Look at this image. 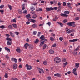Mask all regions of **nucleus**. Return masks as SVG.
I'll return each mask as SVG.
<instances>
[{
	"instance_id": "nucleus-1",
	"label": "nucleus",
	"mask_w": 80,
	"mask_h": 80,
	"mask_svg": "<svg viewBox=\"0 0 80 80\" xmlns=\"http://www.w3.org/2000/svg\"><path fill=\"white\" fill-rule=\"evenodd\" d=\"M54 62H56V63H59V62H61V61L60 60V58L58 57L55 58L54 59Z\"/></svg>"
},
{
	"instance_id": "nucleus-9",
	"label": "nucleus",
	"mask_w": 80,
	"mask_h": 80,
	"mask_svg": "<svg viewBox=\"0 0 80 80\" xmlns=\"http://www.w3.org/2000/svg\"><path fill=\"white\" fill-rule=\"evenodd\" d=\"M17 64L16 63H14L13 65V69L15 70V69H17Z\"/></svg>"
},
{
	"instance_id": "nucleus-2",
	"label": "nucleus",
	"mask_w": 80,
	"mask_h": 80,
	"mask_svg": "<svg viewBox=\"0 0 80 80\" xmlns=\"http://www.w3.org/2000/svg\"><path fill=\"white\" fill-rule=\"evenodd\" d=\"M25 67H26V69L28 70H30L32 69V67L31 66L29 65L28 64H26L25 65Z\"/></svg>"
},
{
	"instance_id": "nucleus-13",
	"label": "nucleus",
	"mask_w": 80,
	"mask_h": 80,
	"mask_svg": "<svg viewBox=\"0 0 80 80\" xmlns=\"http://www.w3.org/2000/svg\"><path fill=\"white\" fill-rule=\"evenodd\" d=\"M38 17V16L36 14H34L32 18L33 19H35V18H37V17Z\"/></svg>"
},
{
	"instance_id": "nucleus-51",
	"label": "nucleus",
	"mask_w": 80,
	"mask_h": 80,
	"mask_svg": "<svg viewBox=\"0 0 80 80\" xmlns=\"http://www.w3.org/2000/svg\"><path fill=\"white\" fill-rule=\"evenodd\" d=\"M73 42H77L78 41V39H73Z\"/></svg>"
},
{
	"instance_id": "nucleus-62",
	"label": "nucleus",
	"mask_w": 80,
	"mask_h": 80,
	"mask_svg": "<svg viewBox=\"0 0 80 80\" xmlns=\"http://www.w3.org/2000/svg\"><path fill=\"white\" fill-rule=\"evenodd\" d=\"M53 47H56V44L55 43L52 45Z\"/></svg>"
},
{
	"instance_id": "nucleus-39",
	"label": "nucleus",
	"mask_w": 80,
	"mask_h": 80,
	"mask_svg": "<svg viewBox=\"0 0 80 80\" xmlns=\"http://www.w3.org/2000/svg\"><path fill=\"white\" fill-rule=\"evenodd\" d=\"M42 10H43L42 9L40 8L38 9V10H37V11L38 12H41V11H42Z\"/></svg>"
},
{
	"instance_id": "nucleus-19",
	"label": "nucleus",
	"mask_w": 80,
	"mask_h": 80,
	"mask_svg": "<svg viewBox=\"0 0 80 80\" xmlns=\"http://www.w3.org/2000/svg\"><path fill=\"white\" fill-rule=\"evenodd\" d=\"M29 45L28 43H26L24 45V47L26 49H27V47H28Z\"/></svg>"
},
{
	"instance_id": "nucleus-28",
	"label": "nucleus",
	"mask_w": 80,
	"mask_h": 80,
	"mask_svg": "<svg viewBox=\"0 0 80 80\" xmlns=\"http://www.w3.org/2000/svg\"><path fill=\"white\" fill-rule=\"evenodd\" d=\"M72 53H73V55H77V52H72Z\"/></svg>"
},
{
	"instance_id": "nucleus-6",
	"label": "nucleus",
	"mask_w": 80,
	"mask_h": 80,
	"mask_svg": "<svg viewBox=\"0 0 80 80\" xmlns=\"http://www.w3.org/2000/svg\"><path fill=\"white\" fill-rule=\"evenodd\" d=\"M46 9L48 12H49V11H50L51 10H53V9L52 7H50V8H47Z\"/></svg>"
},
{
	"instance_id": "nucleus-27",
	"label": "nucleus",
	"mask_w": 80,
	"mask_h": 80,
	"mask_svg": "<svg viewBox=\"0 0 80 80\" xmlns=\"http://www.w3.org/2000/svg\"><path fill=\"white\" fill-rule=\"evenodd\" d=\"M7 44L8 45H12V42L9 41H8Z\"/></svg>"
},
{
	"instance_id": "nucleus-4",
	"label": "nucleus",
	"mask_w": 80,
	"mask_h": 80,
	"mask_svg": "<svg viewBox=\"0 0 80 80\" xmlns=\"http://www.w3.org/2000/svg\"><path fill=\"white\" fill-rule=\"evenodd\" d=\"M64 15H65V17H68V14L70 13V12L68 11H65L64 12Z\"/></svg>"
},
{
	"instance_id": "nucleus-18",
	"label": "nucleus",
	"mask_w": 80,
	"mask_h": 80,
	"mask_svg": "<svg viewBox=\"0 0 80 80\" xmlns=\"http://www.w3.org/2000/svg\"><path fill=\"white\" fill-rule=\"evenodd\" d=\"M79 63L78 62H77L75 63V67L77 68H78V67H79Z\"/></svg>"
},
{
	"instance_id": "nucleus-35",
	"label": "nucleus",
	"mask_w": 80,
	"mask_h": 80,
	"mask_svg": "<svg viewBox=\"0 0 80 80\" xmlns=\"http://www.w3.org/2000/svg\"><path fill=\"white\" fill-rule=\"evenodd\" d=\"M59 40L60 41H63V38L62 37H61L59 38Z\"/></svg>"
},
{
	"instance_id": "nucleus-37",
	"label": "nucleus",
	"mask_w": 80,
	"mask_h": 80,
	"mask_svg": "<svg viewBox=\"0 0 80 80\" xmlns=\"http://www.w3.org/2000/svg\"><path fill=\"white\" fill-rule=\"evenodd\" d=\"M27 18H29V17H30V14H28L26 16Z\"/></svg>"
},
{
	"instance_id": "nucleus-7",
	"label": "nucleus",
	"mask_w": 80,
	"mask_h": 80,
	"mask_svg": "<svg viewBox=\"0 0 80 80\" xmlns=\"http://www.w3.org/2000/svg\"><path fill=\"white\" fill-rule=\"evenodd\" d=\"M75 22H68V26H72V24H75Z\"/></svg>"
},
{
	"instance_id": "nucleus-47",
	"label": "nucleus",
	"mask_w": 80,
	"mask_h": 80,
	"mask_svg": "<svg viewBox=\"0 0 80 80\" xmlns=\"http://www.w3.org/2000/svg\"><path fill=\"white\" fill-rule=\"evenodd\" d=\"M46 47H47V45L46 44H44L43 48V49H45Z\"/></svg>"
},
{
	"instance_id": "nucleus-52",
	"label": "nucleus",
	"mask_w": 80,
	"mask_h": 80,
	"mask_svg": "<svg viewBox=\"0 0 80 80\" xmlns=\"http://www.w3.org/2000/svg\"><path fill=\"white\" fill-rule=\"evenodd\" d=\"M79 50V48H78L75 49L74 51V52H75L76 51H77V50Z\"/></svg>"
},
{
	"instance_id": "nucleus-26",
	"label": "nucleus",
	"mask_w": 80,
	"mask_h": 80,
	"mask_svg": "<svg viewBox=\"0 0 80 80\" xmlns=\"http://www.w3.org/2000/svg\"><path fill=\"white\" fill-rule=\"evenodd\" d=\"M16 51L17 52H18L19 53H20V48H17L16 49Z\"/></svg>"
},
{
	"instance_id": "nucleus-59",
	"label": "nucleus",
	"mask_w": 80,
	"mask_h": 80,
	"mask_svg": "<svg viewBox=\"0 0 80 80\" xmlns=\"http://www.w3.org/2000/svg\"><path fill=\"white\" fill-rule=\"evenodd\" d=\"M15 63H17V62L18 61H17V59L16 58H15L14 59V60Z\"/></svg>"
},
{
	"instance_id": "nucleus-58",
	"label": "nucleus",
	"mask_w": 80,
	"mask_h": 80,
	"mask_svg": "<svg viewBox=\"0 0 80 80\" xmlns=\"http://www.w3.org/2000/svg\"><path fill=\"white\" fill-rule=\"evenodd\" d=\"M63 6H66V2H63Z\"/></svg>"
},
{
	"instance_id": "nucleus-55",
	"label": "nucleus",
	"mask_w": 80,
	"mask_h": 80,
	"mask_svg": "<svg viewBox=\"0 0 80 80\" xmlns=\"http://www.w3.org/2000/svg\"><path fill=\"white\" fill-rule=\"evenodd\" d=\"M67 22V19H65L63 21V23H66Z\"/></svg>"
},
{
	"instance_id": "nucleus-20",
	"label": "nucleus",
	"mask_w": 80,
	"mask_h": 80,
	"mask_svg": "<svg viewBox=\"0 0 80 80\" xmlns=\"http://www.w3.org/2000/svg\"><path fill=\"white\" fill-rule=\"evenodd\" d=\"M23 13L24 15H27L28 13V11L27 10H24L22 12Z\"/></svg>"
},
{
	"instance_id": "nucleus-53",
	"label": "nucleus",
	"mask_w": 80,
	"mask_h": 80,
	"mask_svg": "<svg viewBox=\"0 0 80 80\" xmlns=\"http://www.w3.org/2000/svg\"><path fill=\"white\" fill-rule=\"evenodd\" d=\"M75 19L76 20H78L80 19V18L78 17H76L75 18Z\"/></svg>"
},
{
	"instance_id": "nucleus-30",
	"label": "nucleus",
	"mask_w": 80,
	"mask_h": 80,
	"mask_svg": "<svg viewBox=\"0 0 80 80\" xmlns=\"http://www.w3.org/2000/svg\"><path fill=\"white\" fill-rule=\"evenodd\" d=\"M30 10H32V11H33V10H35V8L32 6V7H31Z\"/></svg>"
},
{
	"instance_id": "nucleus-22",
	"label": "nucleus",
	"mask_w": 80,
	"mask_h": 80,
	"mask_svg": "<svg viewBox=\"0 0 80 80\" xmlns=\"http://www.w3.org/2000/svg\"><path fill=\"white\" fill-rule=\"evenodd\" d=\"M9 34L12 37H15V35L14 34H13V33L12 32H10L9 33Z\"/></svg>"
},
{
	"instance_id": "nucleus-61",
	"label": "nucleus",
	"mask_w": 80,
	"mask_h": 80,
	"mask_svg": "<svg viewBox=\"0 0 80 80\" xmlns=\"http://www.w3.org/2000/svg\"><path fill=\"white\" fill-rule=\"evenodd\" d=\"M19 67L20 68H22V65H21V64L19 65Z\"/></svg>"
},
{
	"instance_id": "nucleus-50",
	"label": "nucleus",
	"mask_w": 80,
	"mask_h": 80,
	"mask_svg": "<svg viewBox=\"0 0 80 80\" xmlns=\"http://www.w3.org/2000/svg\"><path fill=\"white\" fill-rule=\"evenodd\" d=\"M62 62H66V59L65 58H63L62 59Z\"/></svg>"
},
{
	"instance_id": "nucleus-25",
	"label": "nucleus",
	"mask_w": 80,
	"mask_h": 80,
	"mask_svg": "<svg viewBox=\"0 0 80 80\" xmlns=\"http://www.w3.org/2000/svg\"><path fill=\"white\" fill-rule=\"evenodd\" d=\"M61 8H62L61 6H59L58 7V12H60V11H61Z\"/></svg>"
},
{
	"instance_id": "nucleus-17",
	"label": "nucleus",
	"mask_w": 80,
	"mask_h": 80,
	"mask_svg": "<svg viewBox=\"0 0 80 80\" xmlns=\"http://www.w3.org/2000/svg\"><path fill=\"white\" fill-rule=\"evenodd\" d=\"M40 39H41V41H42L44 40V35H42L40 37Z\"/></svg>"
},
{
	"instance_id": "nucleus-54",
	"label": "nucleus",
	"mask_w": 80,
	"mask_h": 80,
	"mask_svg": "<svg viewBox=\"0 0 80 80\" xmlns=\"http://www.w3.org/2000/svg\"><path fill=\"white\" fill-rule=\"evenodd\" d=\"M47 24L50 27L51 25V23L50 22H48V23H47Z\"/></svg>"
},
{
	"instance_id": "nucleus-64",
	"label": "nucleus",
	"mask_w": 80,
	"mask_h": 80,
	"mask_svg": "<svg viewBox=\"0 0 80 80\" xmlns=\"http://www.w3.org/2000/svg\"><path fill=\"white\" fill-rule=\"evenodd\" d=\"M6 57L7 58H9V56H8V55H6Z\"/></svg>"
},
{
	"instance_id": "nucleus-33",
	"label": "nucleus",
	"mask_w": 80,
	"mask_h": 80,
	"mask_svg": "<svg viewBox=\"0 0 80 80\" xmlns=\"http://www.w3.org/2000/svg\"><path fill=\"white\" fill-rule=\"evenodd\" d=\"M11 22H16V18H15L13 19H12L11 20Z\"/></svg>"
},
{
	"instance_id": "nucleus-42",
	"label": "nucleus",
	"mask_w": 80,
	"mask_h": 80,
	"mask_svg": "<svg viewBox=\"0 0 80 80\" xmlns=\"http://www.w3.org/2000/svg\"><path fill=\"white\" fill-rule=\"evenodd\" d=\"M4 77L6 78H7L8 77V75L7 74V73H5V75H4Z\"/></svg>"
},
{
	"instance_id": "nucleus-24",
	"label": "nucleus",
	"mask_w": 80,
	"mask_h": 80,
	"mask_svg": "<svg viewBox=\"0 0 80 80\" xmlns=\"http://www.w3.org/2000/svg\"><path fill=\"white\" fill-rule=\"evenodd\" d=\"M5 50H7L8 52H10V50L8 48L5 47Z\"/></svg>"
},
{
	"instance_id": "nucleus-21",
	"label": "nucleus",
	"mask_w": 80,
	"mask_h": 80,
	"mask_svg": "<svg viewBox=\"0 0 80 80\" xmlns=\"http://www.w3.org/2000/svg\"><path fill=\"white\" fill-rule=\"evenodd\" d=\"M47 63H48V62L46 60L44 61L43 62V64L45 65H47Z\"/></svg>"
},
{
	"instance_id": "nucleus-31",
	"label": "nucleus",
	"mask_w": 80,
	"mask_h": 80,
	"mask_svg": "<svg viewBox=\"0 0 80 80\" xmlns=\"http://www.w3.org/2000/svg\"><path fill=\"white\" fill-rule=\"evenodd\" d=\"M68 64V62H64L63 63V67H65Z\"/></svg>"
},
{
	"instance_id": "nucleus-41",
	"label": "nucleus",
	"mask_w": 80,
	"mask_h": 80,
	"mask_svg": "<svg viewBox=\"0 0 80 80\" xmlns=\"http://www.w3.org/2000/svg\"><path fill=\"white\" fill-rule=\"evenodd\" d=\"M37 31H34L33 32V34L34 35H36V34H37Z\"/></svg>"
},
{
	"instance_id": "nucleus-45",
	"label": "nucleus",
	"mask_w": 80,
	"mask_h": 80,
	"mask_svg": "<svg viewBox=\"0 0 80 80\" xmlns=\"http://www.w3.org/2000/svg\"><path fill=\"white\" fill-rule=\"evenodd\" d=\"M7 40L9 41H12V39L11 38H6Z\"/></svg>"
},
{
	"instance_id": "nucleus-63",
	"label": "nucleus",
	"mask_w": 80,
	"mask_h": 80,
	"mask_svg": "<svg viewBox=\"0 0 80 80\" xmlns=\"http://www.w3.org/2000/svg\"><path fill=\"white\" fill-rule=\"evenodd\" d=\"M29 48H32V45L30 44L29 45Z\"/></svg>"
},
{
	"instance_id": "nucleus-29",
	"label": "nucleus",
	"mask_w": 80,
	"mask_h": 80,
	"mask_svg": "<svg viewBox=\"0 0 80 80\" xmlns=\"http://www.w3.org/2000/svg\"><path fill=\"white\" fill-rule=\"evenodd\" d=\"M12 26L15 28H17V25L15 24H12Z\"/></svg>"
},
{
	"instance_id": "nucleus-5",
	"label": "nucleus",
	"mask_w": 80,
	"mask_h": 80,
	"mask_svg": "<svg viewBox=\"0 0 80 80\" xmlns=\"http://www.w3.org/2000/svg\"><path fill=\"white\" fill-rule=\"evenodd\" d=\"M77 71V68H74L73 70L72 71V73L75 75L77 76V72L76 71Z\"/></svg>"
},
{
	"instance_id": "nucleus-15",
	"label": "nucleus",
	"mask_w": 80,
	"mask_h": 80,
	"mask_svg": "<svg viewBox=\"0 0 80 80\" xmlns=\"http://www.w3.org/2000/svg\"><path fill=\"white\" fill-rule=\"evenodd\" d=\"M57 23H58V24H59L60 25L61 27H62L63 26V24L62 23H61L60 22H57Z\"/></svg>"
},
{
	"instance_id": "nucleus-32",
	"label": "nucleus",
	"mask_w": 80,
	"mask_h": 80,
	"mask_svg": "<svg viewBox=\"0 0 80 80\" xmlns=\"http://www.w3.org/2000/svg\"><path fill=\"white\" fill-rule=\"evenodd\" d=\"M50 40L51 41H54V40L55 39L53 38V37H50Z\"/></svg>"
},
{
	"instance_id": "nucleus-14",
	"label": "nucleus",
	"mask_w": 80,
	"mask_h": 80,
	"mask_svg": "<svg viewBox=\"0 0 80 80\" xmlns=\"http://www.w3.org/2000/svg\"><path fill=\"white\" fill-rule=\"evenodd\" d=\"M32 28H37V24L34 23L32 25Z\"/></svg>"
},
{
	"instance_id": "nucleus-10",
	"label": "nucleus",
	"mask_w": 80,
	"mask_h": 80,
	"mask_svg": "<svg viewBox=\"0 0 80 80\" xmlns=\"http://www.w3.org/2000/svg\"><path fill=\"white\" fill-rule=\"evenodd\" d=\"M38 71L39 72V73H40V74L42 73V72H41V71H42V73H44V71H43V70L42 69L39 68Z\"/></svg>"
},
{
	"instance_id": "nucleus-12",
	"label": "nucleus",
	"mask_w": 80,
	"mask_h": 80,
	"mask_svg": "<svg viewBox=\"0 0 80 80\" xmlns=\"http://www.w3.org/2000/svg\"><path fill=\"white\" fill-rule=\"evenodd\" d=\"M54 76L55 77H61V75L59 73L55 74H54Z\"/></svg>"
},
{
	"instance_id": "nucleus-44",
	"label": "nucleus",
	"mask_w": 80,
	"mask_h": 80,
	"mask_svg": "<svg viewBox=\"0 0 80 80\" xmlns=\"http://www.w3.org/2000/svg\"><path fill=\"white\" fill-rule=\"evenodd\" d=\"M8 6L10 10H12V6L9 4H8Z\"/></svg>"
},
{
	"instance_id": "nucleus-8",
	"label": "nucleus",
	"mask_w": 80,
	"mask_h": 80,
	"mask_svg": "<svg viewBox=\"0 0 80 80\" xmlns=\"http://www.w3.org/2000/svg\"><path fill=\"white\" fill-rule=\"evenodd\" d=\"M28 21L29 22H32V23H35L36 22V20L33 19H30L28 20Z\"/></svg>"
},
{
	"instance_id": "nucleus-23",
	"label": "nucleus",
	"mask_w": 80,
	"mask_h": 80,
	"mask_svg": "<svg viewBox=\"0 0 80 80\" xmlns=\"http://www.w3.org/2000/svg\"><path fill=\"white\" fill-rule=\"evenodd\" d=\"M44 43H45V41H43L41 42L39 46L41 47V46H42V45H43L44 44Z\"/></svg>"
},
{
	"instance_id": "nucleus-40",
	"label": "nucleus",
	"mask_w": 80,
	"mask_h": 80,
	"mask_svg": "<svg viewBox=\"0 0 80 80\" xmlns=\"http://www.w3.org/2000/svg\"><path fill=\"white\" fill-rule=\"evenodd\" d=\"M14 33L15 35H19V32H15Z\"/></svg>"
},
{
	"instance_id": "nucleus-56",
	"label": "nucleus",
	"mask_w": 80,
	"mask_h": 80,
	"mask_svg": "<svg viewBox=\"0 0 80 80\" xmlns=\"http://www.w3.org/2000/svg\"><path fill=\"white\" fill-rule=\"evenodd\" d=\"M60 15L61 16H63V17H65V14H63V13H61Z\"/></svg>"
},
{
	"instance_id": "nucleus-43",
	"label": "nucleus",
	"mask_w": 80,
	"mask_h": 80,
	"mask_svg": "<svg viewBox=\"0 0 80 80\" xmlns=\"http://www.w3.org/2000/svg\"><path fill=\"white\" fill-rule=\"evenodd\" d=\"M9 28L10 29H12V25H9L8 26Z\"/></svg>"
},
{
	"instance_id": "nucleus-38",
	"label": "nucleus",
	"mask_w": 80,
	"mask_h": 80,
	"mask_svg": "<svg viewBox=\"0 0 80 80\" xmlns=\"http://www.w3.org/2000/svg\"><path fill=\"white\" fill-rule=\"evenodd\" d=\"M52 8L53 9V10H57L58 9V7H54V8Z\"/></svg>"
},
{
	"instance_id": "nucleus-3",
	"label": "nucleus",
	"mask_w": 80,
	"mask_h": 80,
	"mask_svg": "<svg viewBox=\"0 0 80 80\" xmlns=\"http://www.w3.org/2000/svg\"><path fill=\"white\" fill-rule=\"evenodd\" d=\"M66 32H67V33L68 34H69V33H71L72 32H75V30L74 29H71L70 30V29H68L66 30Z\"/></svg>"
},
{
	"instance_id": "nucleus-57",
	"label": "nucleus",
	"mask_w": 80,
	"mask_h": 80,
	"mask_svg": "<svg viewBox=\"0 0 80 80\" xmlns=\"http://www.w3.org/2000/svg\"><path fill=\"white\" fill-rule=\"evenodd\" d=\"M64 45H68V43L67 42H65L64 43Z\"/></svg>"
},
{
	"instance_id": "nucleus-48",
	"label": "nucleus",
	"mask_w": 80,
	"mask_h": 80,
	"mask_svg": "<svg viewBox=\"0 0 80 80\" xmlns=\"http://www.w3.org/2000/svg\"><path fill=\"white\" fill-rule=\"evenodd\" d=\"M70 5H71V4L70 3H68L67 4V6H68V7H70Z\"/></svg>"
},
{
	"instance_id": "nucleus-46",
	"label": "nucleus",
	"mask_w": 80,
	"mask_h": 80,
	"mask_svg": "<svg viewBox=\"0 0 80 80\" xmlns=\"http://www.w3.org/2000/svg\"><path fill=\"white\" fill-rule=\"evenodd\" d=\"M4 7V5H1L0 6V8H3Z\"/></svg>"
},
{
	"instance_id": "nucleus-34",
	"label": "nucleus",
	"mask_w": 80,
	"mask_h": 80,
	"mask_svg": "<svg viewBox=\"0 0 80 80\" xmlns=\"http://www.w3.org/2000/svg\"><path fill=\"white\" fill-rule=\"evenodd\" d=\"M0 28H2V29H3L4 28H5V26L4 25H2L0 26Z\"/></svg>"
},
{
	"instance_id": "nucleus-60",
	"label": "nucleus",
	"mask_w": 80,
	"mask_h": 80,
	"mask_svg": "<svg viewBox=\"0 0 80 80\" xmlns=\"http://www.w3.org/2000/svg\"><path fill=\"white\" fill-rule=\"evenodd\" d=\"M6 36H7V37H10V35L8 34H6Z\"/></svg>"
},
{
	"instance_id": "nucleus-11",
	"label": "nucleus",
	"mask_w": 80,
	"mask_h": 80,
	"mask_svg": "<svg viewBox=\"0 0 80 80\" xmlns=\"http://www.w3.org/2000/svg\"><path fill=\"white\" fill-rule=\"evenodd\" d=\"M49 53L50 54H53L54 53V51L53 50L51 49L49 51Z\"/></svg>"
},
{
	"instance_id": "nucleus-36",
	"label": "nucleus",
	"mask_w": 80,
	"mask_h": 80,
	"mask_svg": "<svg viewBox=\"0 0 80 80\" xmlns=\"http://www.w3.org/2000/svg\"><path fill=\"white\" fill-rule=\"evenodd\" d=\"M38 42H39L38 39H37L34 42V43H38Z\"/></svg>"
},
{
	"instance_id": "nucleus-16",
	"label": "nucleus",
	"mask_w": 80,
	"mask_h": 80,
	"mask_svg": "<svg viewBox=\"0 0 80 80\" xmlns=\"http://www.w3.org/2000/svg\"><path fill=\"white\" fill-rule=\"evenodd\" d=\"M18 12L19 14H20V15H22L23 13V12H22V11L20 9L18 10Z\"/></svg>"
},
{
	"instance_id": "nucleus-49",
	"label": "nucleus",
	"mask_w": 80,
	"mask_h": 80,
	"mask_svg": "<svg viewBox=\"0 0 80 80\" xmlns=\"http://www.w3.org/2000/svg\"><path fill=\"white\" fill-rule=\"evenodd\" d=\"M15 58H12L11 59V61H12V62H13V61H14V60H15Z\"/></svg>"
}]
</instances>
